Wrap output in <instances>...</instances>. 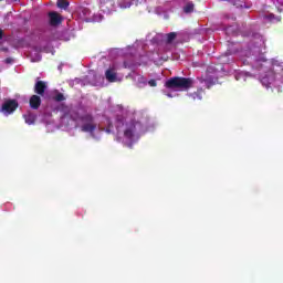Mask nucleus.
I'll return each instance as SVG.
<instances>
[{
    "instance_id": "nucleus-18",
    "label": "nucleus",
    "mask_w": 283,
    "mask_h": 283,
    "mask_svg": "<svg viewBox=\"0 0 283 283\" xmlns=\"http://www.w3.org/2000/svg\"><path fill=\"white\" fill-rule=\"evenodd\" d=\"M39 61H41V54H39V53H32V54H31V62H32V63H39Z\"/></svg>"
},
{
    "instance_id": "nucleus-19",
    "label": "nucleus",
    "mask_w": 283,
    "mask_h": 283,
    "mask_svg": "<svg viewBox=\"0 0 283 283\" xmlns=\"http://www.w3.org/2000/svg\"><path fill=\"white\" fill-rule=\"evenodd\" d=\"M135 81H138V86L139 87H143L146 83H147V80H145V77L138 75L137 77H135Z\"/></svg>"
},
{
    "instance_id": "nucleus-25",
    "label": "nucleus",
    "mask_w": 283,
    "mask_h": 283,
    "mask_svg": "<svg viewBox=\"0 0 283 283\" xmlns=\"http://www.w3.org/2000/svg\"><path fill=\"white\" fill-rule=\"evenodd\" d=\"M261 41V45H264V42H262V40H260Z\"/></svg>"
},
{
    "instance_id": "nucleus-7",
    "label": "nucleus",
    "mask_w": 283,
    "mask_h": 283,
    "mask_svg": "<svg viewBox=\"0 0 283 283\" xmlns=\"http://www.w3.org/2000/svg\"><path fill=\"white\" fill-rule=\"evenodd\" d=\"M99 8L105 14H112V12H116V1L102 0Z\"/></svg>"
},
{
    "instance_id": "nucleus-15",
    "label": "nucleus",
    "mask_w": 283,
    "mask_h": 283,
    "mask_svg": "<svg viewBox=\"0 0 283 283\" xmlns=\"http://www.w3.org/2000/svg\"><path fill=\"white\" fill-rule=\"evenodd\" d=\"M118 6L119 8H122L123 10L127 9V8H132V3L130 2H126V0H119L118 1Z\"/></svg>"
},
{
    "instance_id": "nucleus-14",
    "label": "nucleus",
    "mask_w": 283,
    "mask_h": 283,
    "mask_svg": "<svg viewBox=\"0 0 283 283\" xmlns=\"http://www.w3.org/2000/svg\"><path fill=\"white\" fill-rule=\"evenodd\" d=\"M265 19L271 23H279L280 17H275L273 13L265 15Z\"/></svg>"
},
{
    "instance_id": "nucleus-27",
    "label": "nucleus",
    "mask_w": 283,
    "mask_h": 283,
    "mask_svg": "<svg viewBox=\"0 0 283 283\" xmlns=\"http://www.w3.org/2000/svg\"><path fill=\"white\" fill-rule=\"evenodd\" d=\"M59 70H61V66H59Z\"/></svg>"
},
{
    "instance_id": "nucleus-6",
    "label": "nucleus",
    "mask_w": 283,
    "mask_h": 283,
    "mask_svg": "<svg viewBox=\"0 0 283 283\" xmlns=\"http://www.w3.org/2000/svg\"><path fill=\"white\" fill-rule=\"evenodd\" d=\"M105 76L108 83H120L123 81V75L116 73V65L114 64L107 69Z\"/></svg>"
},
{
    "instance_id": "nucleus-9",
    "label": "nucleus",
    "mask_w": 283,
    "mask_h": 283,
    "mask_svg": "<svg viewBox=\"0 0 283 283\" xmlns=\"http://www.w3.org/2000/svg\"><path fill=\"white\" fill-rule=\"evenodd\" d=\"M87 83L91 85H98V80H101V76L96 75L94 71L90 72L88 75L86 76Z\"/></svg>"
},
{
    "instance_id": "nucleus-1",
    "label": "nucleus",
    "mask_w": 283,
    "mask_h": 283,
    "mask_svg": "<svg viewBox=\"0 0 283 283\" xmlns=\"http://www.w3.org/2000/svg\"><path fill=\"white\" fill-rule=\"evenodd\" d=\"M64 112L67 113L62 116V127H65V129L80 127L81 132L87 134L94 140H101L103 132H105V134H113L115 140L122 143L125 147H133L145 134L143 125L134 120L130 115H117L114 119H106L102 126L96 123L92 114L83 109L74 112L65 107Z\"/></svg>"
},
{
    "instance_id": "nucleus-4",
    "label": "nucleus",
    "mask_w": 283,
    "mask_h": 283,
    "mask_svg": "<svg viewBox=\"0 0 283 283\" xmlns=\"http://www.w3.org/2000/svg\"><path fill=\"white\" fill-rule=\"evenodd\" d=\"M77 14L83 21L93 23H101V21H103V17L101 14H94L93 17H91L90 14H92V11H90V9L86 7H80L77 9Z\"/></svg>"
},
{
    "instance_id": "nucleus-12",
    "label": "nucleus",
    "mask_w": 283,
    "mask_h": 283,
    "mask_svg": "<svg viewBox=\"0 0 283 283\" xmlns=\"http://www.w3.org/2000/svg\"><path fill=\"white\" fill-rule=\"evenodd\" d=\"M23 118L27 123V125H34L35 120H36V115L32 114V113H28L23 115Z\"/></svg>"
},
{
    "instance_id": "nucleus-10",
    "label": "nucleus",
    "mask_w": 283,
    "mask_h": 283,
    "mask_svg": "<svg viewBox=\"0 0 283 283\" xmlns=\"http://www.w3.org/2000/svg\"><path fill=\"white\" fill-rule=\"evenodd\" d=\"M40 105H41V97H39V95H33L30 98V107L32 109H39Z\"/></svg>"
},
{
    "instance_id": "nucleus-3",
    "label": "nucleus",
    "mask_w": 283,
    "mask_h": 283,
    "mask_svg": "<svg viewBox=\"0 0 283 283\" xmlns=\"http://www.w3.org/2000/svg\"><path fill=\"white\" fill-rule=\"evenodd\" d=\"M193 85V80L187 77H172L165 83L164 94L168 96V98H175L178 96L176 92H187Z\"/></svg>"
},
{
    "instance_id": "nucleus-26",
    "label": "nucleus",
    "mask_w": 283,
    "mask_h": 283,
    "mask_svg": "<svg viewBox=\"0 0 283 283\" xmlns=\"http://www.w3.org/2000/svg\"><path fill=\"white\" fill-rule=\"evenodd\" d=\"M206 83H209V80H207Z\"/></svg>"
},
{
    "instance_id": "nucleus-22",
    "label": "nucleus",
    "mask_w": 283,
    "mask_h": 283,
    "mask_svg": "<svg viewBox=\"0 0 283 283\" xmlns=\"http://www.w3.org/2000/svg\"><path fill=\"white\" fill-rule=\"evenodd\" d=\"M148 85L150 87H156L158 84L156 83V80H150V81H148Z\"/></svg>"
},
{
    "instance_id": "nucleus-17",
    "label": "nucleus",
    "mask_w": 283,
    "mask_h": 283,
    "mask_svg": "<svg viewBox=\"0 0 283 283\" xmlns=\"http://www.w3.org/2000/svg\"><path fill=\"white\" fill-rule=\"evenodd\" d=\"M67 6H70V2H67V0H59L57 1V8L65 10V8H67Z\"/></svg>"
},
{
    "instance_id": "nucleus-21",
    "label": "nucleus",
    "mask_w": 283,
    "mask_h": 283,
    "mask_svg": "<svg viewBox=\"0 0 283 283\" xmlns=\"http://www.w3.org/2000/svg\"><path fill=\"white\" fill-rule=\"evenodd\" d=\"M174 39H176V33H169V34H167V41H168V43H171V41H174Z\"/></svg>"
},
{
    "instance_id": "nucleus-24",
    "label": "nucleus",
    "mask_w": 283,
    "mask_h": 283,
    "mask_svg": "<svg viewBox=\"0 0 283 283\" xmlns=\"http://www.w3.org/2000/svg\"><path fill=\"white\" fill-rule=\"evenodd\" d=\"M13 61H14V60H12V59H7V60H6V63H13Z\"/></svg>"
},
{
    "instance_id": "nucleus-5",
    "label": "nucleus",
    "mask_w": 283,
    "mask_h": 283,
    "mask_svg": "<svg viewBox=\"0 0 283 283\" xmlns=\"http://www.w3.org/2000/svg\"><path fill=\"white\" fill-rule=\"evenodd\" d=\"M19 107V102L17 99H6L0 108L1 114L4 116H10V114H14L17 108Z\"/></svg>"
},
{
    "instance_id": "nucleus-11",
    "label": "nucleus",
    "mask_w": 283,
    "mask_h": 283,
    "mask_svg": "<svg viewBox=\"0 0 283 283\" xmlns=\"http://www.w3.org/2000/svg\"><path fill=\"white\" fill-rule=\"evenodd\" d=\"M253 75L249 74L248 72L241 71L235 73L234 78L235 81H247L248 78H252Z\"/></svg>"
},
{
    "instance_id": "nucleus-20",
    "label": "nucleus",
    "mask_w": 283,
    "mask_h": 283,
    "mask_svg": "<svg viewBox=\"0 0 283 283\" xmlns=\"http://www.w3.org/2000/svg\"><path fill=\"white\" fill-rule=\"evenodd\" d=\"M185 12L189 13V12H193V3H188L186 7H185Z\"/></svg>"
},
{
    "instance_id": "nucleus-8",
    "label": "nucleus",
    "mask_w": 283,
    "mask_h": 283,
    "mask_svg": "<svg viewBox=\"0 0 283 283\" xmlns=\"http://www.w3.org/2000/svg\"><path fill=\"white\" fill-rule=\"evenodd\" d=\"M49 19H50L51 25H59V23L63 21V18H61V15L56 12L49 13Z\"/></svg>"
},
{
    "instance_id": "nucleus-23",
    "label": "nucleus",
    "mask_w": 283,
    "mask_h": 283,
    "mask_svg": "<svg viewBox=\"0 0 283 283\" xmlns=\"http://www.w3.org/2000/svg\"><path fill=\"white\" fill-rule=\"evenodd\" d=\"M55 101H63V94L59 93V94L55 96Z\"/></svg>"
},
{
    "instance_id": "nucleus-2",
    "label": "nucleus",
    "mask_w": 283,
    "mask_h": 283,
    "mask_svg": "<svg viewBox=\"0 0 283 283\" xmlns=\"http://www.w3.org/2000/svg\"><path fill=\"white\" fill-rule=\"evenodd\" d=\"M250 61L254 62V67L259 70V81L264 87H280V84L283 83V69L274 65L273 69H269V62L261 57L255 60V57H249Z\"/></svg>"
},
{
    "instance_id": "nucleus-16",
    "label": "nucleus",
    "mask_w": 283,
    "mask_h": 283,
    "mask_svg": "<svg viewBox=\"0 0 283 283\" xmlns=\"http://www.w3.org/2000/svg\"><path fill=\"white\" fill-rule=\"evenodd\" d=\"M202 91H198V93L195 94H189L190 98H192L193 101L198 99V101H202Z\"/></svg>"
},
{
    "instance_id": "nucleus-13",
    "label": "nucleus",
    "mask_w": 283,
    "mask_h": 283,
    "mask_svg": "<svg viewBox=\"0 0 283 283\" xmlns=\"http://www.w3.org/2000/svg\"><path fill=\"white\" fill-rule=\"evenodd\" d=\"M48 87V85H45V82H36L35 84V92L36 94H40L42 96V94L45 92V88Z\"/></svg>"
}]
</instances>
